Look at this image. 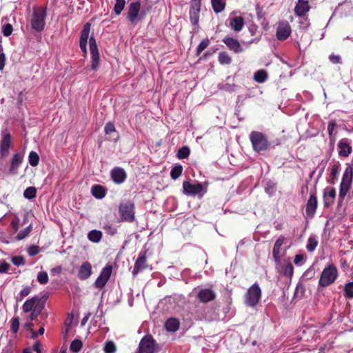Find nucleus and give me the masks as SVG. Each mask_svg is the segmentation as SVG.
<instances>
[{"mask_svg":"<svg viewBox=\"0 0 353 353\" xmlns=\"http://www.w3.org/2000/svg\"><path fill=\"white\" fill-rule=\"evenodd\" d=\"M301 17V19H300V21L299 22V28L303 30H306L309 28V26L310 25V23L309 21H308V19L306 17V15H305L303 17Z\"/></svg>","mask_w":353,"mask_h":353,"instance_id":"8fccbe9b","label":"nucleus"},{"mask_svg":"<svg viewBox=\"0 0 353 353\" xmlns=\"http://www.w3.org/2000/svg\"><path fill=\"white\" fill-rule=\"evenodd\" d=\"M39 252L40 248L34 245L30 246L29 248L28 249V253L30 256L37 255V254L39 253Z\"/></svg>","mask_w":353,"mask_h":353,"instance_id":"052dcab7","label":"nucleus"},{"mask_svg":"<svg viewBox=\"0 0 353 353\" xmlns=\"http://www.w3.org/2000/svg\"><path fill=\"white\" fill-rule=\"evenodd\" d=\"M209 43L210 41L208 39L201 41L196 48V55H199L208 46Z\"/></svg>","mask_w":353,"mask_h":353,"instance_id":"3c124183","label":"nucleus"},{"mask_svg":"<svg viewBox=\"0 0 353 353\" xmlns=\"http://www.w3.org/2000/svg\"><path fill=\"white\" fill-rule=\"evenodd\" d=\"M318 243H319V242H318L316 236H310L307 240V245H306L307 250L310 252H314L315 250L316 246L318 245Z\"/></svg>","mask_w":353,"mask_h":353,"instance_id":"f704fd0d","label":"nucleus"},{"mask_svg":"<svg viewBox=\"0 0 353 353\" xmlns=\"http://www.w3.org/2000/svg\"><path fill=\"white\" fill-rule=\"evenodd\" d=\"M282 272L283 274L288 277H291L294 272V268L291 263L285 265L282 268Z\"/></svg>","mask_w":353,"mask_h":353,"instance_id":"49530a36","label":"nucleus"},{"mask_svg":"<svg viewBox=\"0 0 353 353\" xmlns=\"http://www.w3.org/2000/svg\"><path fill=\"white\" fill-rule=\"evenodd\" d=\"M116 351V346L112 341H108L104 346V352L105 353H114Z\"/></svg>","mask_w":353,"mask_h":353,"instance_id":"5fc2aeb1","label":"nucleus"},{"mask_svg":"<svg viewBox=\"0 0 353 353\" xmlns=\"http://www.w3.org/2000/svg\"><path fill=\"white\" fill-rule=\"evenodd\" d=\"M336 197V190L334 188L328 187L324 189L323 200L324 205L326 207L330 206L334 203Z\"/></svg>","mask_w":353,"mask_h":353,"instance_id":"b1692460","label":"nucleus"},{"mask_svg":"<svg viewBox=\"0 0 353 353\" xmlns=\"http://www.w3.org/2000/svg\"><path fill=\"white\" fill-rule=\"evenodd\" d=\"M304 292H305L304 285L301 283L299 282L296 287L294 295L296 297H301L303 296Z\"/></svg>","mask_w":353,"mask_h":353,"instance_id":"864d4df0","label":"nucleus"},{"mask_svg":"<svg viewBox=\"0 0 353 353\" xmlns=\"http://www.w3.org/2000/svg\"><path fill=\"white\" fill-rule=\"evenodd\" d=\"M112 271V265H108L103 268L100 275L94 282V285L98 288H102L105 286L109 280Z\"/></svg>","mask_w":353,"mask_h":353,"instance_id":"f8f14e48","label":"nucleus"},{"mask_svg":"<svg viewBox=\"0 0 353 353\" xmlns=\"http://www.w3.org/2000/svg\"><path fill=\"white\" fill-rule=\"evenodd\" d=\"M10 265L9 263L2 261L0 263V273H5L8 271L10 269Z\"/></svg>","mask_w":353,"mask_h":353,"instance_id":"774afa93","label":"nucleus"},{"mask_svg":"<svg viewBox=\"0 0 353 353\" xmlns=\"http://www.w3.org/2000/svg\"><path fill=\"white\" fill-rule=\"evenodd\" d=\"M345 295L348 298L353 297V282H350L345 285Z\"/></svg>","mask_w":353,"mask_h":353,"instance_id":"603ef678","label":"nucleus"},{"mask_svg":"<svg viewBox=\"0 0 353 353\" xmlns=\"http://www.w3.org/2000/svg\"><path fill=\"white\" fill-rule=\"evenodd\" d=\"M190 152V150L189 148L187 146H183L179 149L176 156L179 159H183L188 157Z\"/></svg>","mask_w":353,"mask_h":353,"instance_id":"37998d69","label":"nucleus"},{"mask_svg":"<svg viewBox=\"0 0 353 353\" xmlns=\"http://www.w3.org/2000/svg\"><path fill=\"white\" fill-rule=\"evenodd\" d=\"M317 198L314 194H311L307 200L305 212L307 216L312 218L317 208Z\"/></svg>","mask_w":353,"mask_h":353,"instance_id":"aec40b11","label":"nucleus"},{"mask_svg":"<svg viewBox=\"0 0 353 353\" xmlns=\"http://www.w3.org/2000/svg\"><path fill=\"white\" fill-rule=\"evenodd\" d=\"M154 341L152 336H145L140 341L136 353H154Z\"/></svg>","mask_w":353,"mask_h":353,"instance_id":"1a4fd4ad","label":"nucleus"},{"mask_svg":"<svg viewBox=\"0 0 353 353\" xmlns=\"http://www.w3.org/2000/svg\"><path fill=\"white\" fill-rule=\"evenodd\" d=\"M32 230V226L30 224L26 228H24L19 232V233L17 234V235L16 236L17 240L20 241V240L25 239L27 236H28V234L31 232Z\"/></svg>","mask_w":353,"mask_h":353,"instance_id":"58836bf2","label":"nucleus"},{"mask_svg":"<svg viewBox=\"0 0 353 353\" xmlns=\"http://www.w3.org/2000/svg\"><path fill=\"white\" fill-rule=\"evenodd\" d=\"M104 131H105V134H110L111 132H114L115 131L114 125L111 122L108 123L105 125Z\"/></svg>","mask_w":353,"mask_h":353,"instance_id":"338daca9","label":"nucleus"},{"mask_svg":"<svg viewBox=\"0 0 353 353\" xmlns=\"http://www.w3.org/2000/svg\"><path fill=\"white\" fill-rule=\"evenodd\" d=\"M213 10L216 13L222 12L225 7V3L223 0H211Z\"/></svg>","mask_w":353,"mask_h":353,"instance_id":"473e14b6","label":"nucleus"},{"mask_svg":"<svg viewBox=\"0 0 353 353\" xmlns=\"http://www.w3.org/2000/svg\"><path fill=\"white\" fill-rule=\"evenodd\" d=\"M261 297V290L257 283H254L247 291L245 295V304L247 306L254 307Z\"/></svg>","mask_w":353,"mask_h":353,"instance_id":"423d86ee","label":"nucleus"},{"mask_svg":"<svg viewBox=\"0 0 353 353\" xmlns=\"http://www.w3.org/2000/svg\"><path fill=\"white\" fill-rule=\"evenodd\" d=\"M218 61L221 65H229L232 62V58L226 52H221L218 56Z\"/></svg>","mask_w":353,"mask_h":353,"instance_id":"c9c22d12","label":"nucleus"},{"mask_svg":"<svg viewBox=\"0 0 353 353\" xmlns=\"http://www.w3.org/2000/svg\"><path fill=\"white\" fill-rule=\"evenodd\" d=\"M6 55L3 52V46L0 44V70H3L6 65Z\"/></svg>","mask_w":353,"mask_h":353,"instance_id":"bf43d9fd","label":"nucleus"},{"mask_svg":"<svg viewBox=\"0 0 353 353\" xmlns=\"http://www.w3.org/2000/svg\"><path fill=\"white\" fill-rule=\"evenodd\" d=\"M90 23H86L83 28L81 33L79 46L82 52L85 54L87 53V43L89 37V33L90 31Z\"/></svg>","mask_w":353,"mask_h":353,"instance_id":"dca6fc26","label":"nucleus"},{"mask_svg":"<svg viewBox=\"0 0 353 353\" xmlns=\"http://www.w3.org/2000/svg\"><path fill=\"white\" fill-rule=\"evenodd\" d=\"M37 196V189L33 186L27 188L23 192V196L29 200L35 198Z\"/></svg>","mask_w":353,"mask_h":353,"instance_id":"4c0bfd02","label":"nucleus"},{"mask_svg":"<svg viewBox=\"0 0 353 353\" xmlns=\"http://www.w3.org/2000/svg\"><path fill=\"white\" fill-rule=\"evenodd\" d=\"M13 28L11 24L7 23L2 27V33L5 37L10 36L12 32Z\"/></svg>","mask_w":353,"mask_h":353,"instance_id":"6e6d98bb","label":"nucleus"},{"mask_svg":"<svg viewBox=\"0 0 353 353\" xmlns=\"http://www.w3.org/2000/svg\"><path fill=\"white\" fill-rule=\"evenodd\" d=\"M249 138L252 143L253 150L256 153L265 152L270 148L269 143L265 134L258 131H252L250 133Z\"/></svg>","mask_w":353,"mask_h":353,"instance_id":"f257e3e1","label":"nucleus"},{"mask_svg":"<svg viewBox=\"0 0 353 353\" xmlns=\"http://www.w3.org/2000/svg\"><path fill=\"white\" fill-rule=\"evenodd\" d=\"M141 6L140 1L131 2L128 6L127 19L134 26L144 19L145 17L146 12L141 10Z\"/></svg>","mask_w":353,"mask_h":353,"instance_id":"7ed1b4c3","label":"nucleus"},{"mask_svg":"<svg viewBox=\"0 0 353 353\" xmlns=\"http://www.w3.org/2000/svg\"><path fill=\"white\" fill-rule=\"evenodd\" d=\"M265 190L269 195L273 194L276 190L275 183L272 181H267Z\"/></svg>","mask_w":353,"mask_h":353,"instance_id":"de8ad7c7","label":"nucleus"},{"mask_svg":"<svg viewBox=\"0 0 353 353\" xmlns=\"http://www.w3.org/2000/svg\"><path fill=\"white\" fill-rule=\"evenodd\" d=\"M147 268L146 264V256L145 252H140L138 256L137 259L135 261L133 270H132V274L134 276L137 275L140 272L143 270Z\"/></svg>","mask_w":353,"mask_h":353,"instance_id":"4468645a","label":"nucleus"},{"mask_svg":"<svg viewBox=\"0 0 353 353\" xmlns=\"http://www.w3.org/2000/svg\"><path fill=\"white\" fill-rule=\"evenodd\" d=\"M41 299L37 296H35L30 299L26 301L22 306L23 311L26 313L30 312L34 305L39 301Z\"/></svg>","mask_w":353,"mask_h":353,"instance_id":"c756f323","label":"nucleus"},{"mask_svg":"<svg viewBox=\"0 0 353 353\" xmlns=\"http://www.w3.org/2000/svg\"><path fill=\"white\" fill-rule=\"evenodd\" d=\"M292 32L291 26L287 21H280L276 32V37L279 41L286 40Z\"/></svg>","mask_w":353,"mask_h":353,"instance_id":"9d476101","label":"nucleus"},{"mask_svg":"<svg viewBox=\"0 0 353 353\" xmlns=\"http://www.w3.org/2000/svg\"><path fill=\"white\" fill-rule=\"evenodd\" d=\"M216 297L215 292L209 288L201 289L198 293V298L203 303L213 301Z\"/></svg>","mask_w":353,"mask_h":353,"instance_id":"412c9836","label":"nucleus"},{"mask_svg":"<svg viewBox=\"0 0 353 353\" xmlns=\"http://www.w3.org/2000/svg\"><path fill=\"white\" fill-rule=\"evenodd\" d=\"M89 44L91 53V69L92 70H96L99 66L100 55L99 53L96 40L93 37L90 38Z\"/></svg>","mask_w":353,"mask_h":353,"instance_id":"6e6552de","label":"nucleus"},{"mask_svg":"<svg viewBox=\"0 0 353 353\" xmlns=\"http://www.w3.org/2000/svg\"><path fill=\"white\" fill-rule=\"evenodd\" d=\"M92 274V266L90 263L84 262L81 265L79 272L78 277L81 280H85L90 277Z\"/></svg>","mask_w":353,"mask_h":353,"instance_id":"bb28decb","label":"nucleus"},{"mask_svg":"<svg viewBox=\"0 0 353 353\" xmlns=\"http://www.w3.org/2000/svg\"><path fill=\"white\" fill-rule=\"evenodd\" d=\"M103 230H105L106 234H110L111 236H113L117 233V229L110 225H105L103 226Z\"/></svg>","mask_w":353,"mask_h":353,"instance_id":"0e129e2a","label":"nucleus"},{"mask_svg":"<svg viewBox=\"0 0 353 353\" xmlns=\"http://www.w3.org/2000/svg\"><path fill=\"white\" fill-rule=\"evenodd\" d=\"M268 79V74L264 70H258L254 73V79L258 83H264Z\"/></svg>","mask_w":353,"mask_h":353,"instance_id":"e433bc0d","label":"nucleus"},{"mask_svg":"<svg viewBox=\"0 0 353 353\" xmlns=\"http://www.w3.org/2000/svg\"><path fill=\"white\" fill-rule=\"evenodd\" d=\"M340 171L341 164L339 162L333 163L330 171V179L329 180L330 183L334 184L336 183Z\"/></svg>","mask_w":353,"mask_h":353,"instance_id":"c85d7f7f","label":"nucleus"},{"mask_svg":"<svg viewBox=\"0 0 353 353\" xmlns=\"http://www.w3.org/2000/svg\"><path fill=\"white\" fill-rule=\"evenodd\" d=\"M11 261H12V263L17 266H20V265H24V263H25L24 259L21 256H13V257H12Z\"/></svg>","mask_w":353,"mask_h":353,"instance_id":"13d9d810","label":"nucleus"},{"mask_svg":"<svg viewBox=\"0 0 353 353\" xmlns=\"http://www.w3.org/2000/svg\"><path fill=\"white\" fill-rule=\"evenodd\" d=\"M310 6L307 0H298V2L294 8V12L299 17H303L310 10Z\"/></svg>","mask_w":353,"mask_h":353,"instance_id":"4be33fe9","label":"nucleus"},{"mask_svg":"<svg viewBox=\"0 0 353 353\" xmlns=\"http://www.w3.org/2000/svg\"><path fill=\"white\" fill-rule=\"evenodd\" d=\"M23 156L21 153H16L13 155L11 161V165L9 169L10 174H17V170L22 163Z\"/></svg>","mask_w":353,"mask_h":353,"instance_id":"393cba45","label":"nucleus"},{"mask_svg":"<svg viewBox=\"0 0 353 353\" xmlns=\"http://www.w3.org/2000/svg\"><path fill=\"white\" fill-rule=\"evenodd\" d=\"M183 189L184 194L194 196L203 191V185L200 183H191L185 181L183 183Z\"/></svg>","mask_w":353,"mask_h":353,"instance_id":"ddd939ff","label":"nucleus"},{"mask_svg":"<svg viewBox=\"0 0 353 353\" xmlns=\"http://www.w3.org/2000/svg\"><path fill=\"white\" fill-rule=\"evenodd\" d=\"M91 192L93 196L98 199H103L106 194L105 189L100 185H94L91 188Z\"/></svg>","mask_w":353,"mask_h":353,"instance_id":"7c9ffc66","label":"nucleus"},{"mask_svg":"<svg viewBox=\"0 0 353 353\" xmlns=\"http://www.w3.org/2000/svg\"><path fill=\"white\" fill-rule=\"evenodd\" d=\"M19 319L18 317L12 319L10 327L12 332L17 333L18 332L19 328Z\"/></svg>","mask_w":353,"mask_h":353,"instance_id":"680f3d73","label":"nucleus"},{"mask_svg":"<svg viewBox=\"0 0 353 353\" xmlns=\"http://www.w3.org/2000/svg\"><path fill=\"white\" fill-rule=\"evenodd\" d=\"M229 26L236 32L242 30L244 25V19L242 17H230L228 20Z\"/></svg>","mask_w":353,"mask_h":353,"instance_id":"a878e982","label":"nucleus"},{"mask_svg":"<svg viewBox=\"0 0 353 353\" xmlns=\"http://www.w3.org/2000/svg\"><path fill=\"white\" fill-rule=\"evenodd\" d=\"M19 217H15L12 221H11V228H12V230L13 231V233H15L17 232V230H19Z\"/></svg>","mask_w":353,"mask_h":353,"instance_id":"e2e57ef3","label":"nucleus"},{"mask_svg":"<svg viewBox=\"0 0 353 353\" xmlns=\"http://www.w3.org/2000/svg\"><path fill=\"white\" fill-rule=\"evenodd\" d=\"M338 277V270L334 264H330L322 271L319 281V288L327 287L335 282Z\"/></svg>","mask_w":353,"mask_h":353,"instance_id":"f03ea898","label":"nucleus"},{"mask_svg":"<svg viewBox=\"0 0 353 353\" xmlns=\"http://www.w3.org/2000/svg\"><path fill=\"white\" fill-rule=\"evenodd\" d=\"M46 299H41L37 304L34 305L33 309L31 310V313L30 314V320H34L42 312L45 307Z\"/></svg>","mask_w":353,"mask_h":353,"instance_id":"cd10ccee","label":"nucleus"},{"mask_svg":"<svg viewBox=\"0 0 353 353\" xmlns=\"http://www.w3.org/2000/svg\"><path fill=\"white\" fill-rule=\"evenodd\" d=\"M336 126V121L332 120L328 123L327 125V131L329 134V137H332V134H336V132H334V129Z\"/></svg>","mask_w":353,"mask_h":353,"instance_id":"4d7b16f0","label":"nucleus"},{"mask_svg":"<svg viewBox=\"0 0 353 353\" xmlns=\"http://www.w3.org/2000/svg\"><path fill=\"white\" fill-rule=\"evenodd\" d=\"M294 263L297 266H301L304 263V257L302 254H296L294 256Z\"/></svg>","mask_w":353,"mask_h":353,"instance_id":"69168bd1","label":"nucleus"},{"mask_svg":"<svg viewBox=\"0 0 353 353\" xmlns=\"http://www.w3.org/2000/svg\"><path fill=\"white\" fill-rule=\"evenodd\" d=\"M88 239L94 243H99L102 238V232L99 230H93L88 234Z\"/></svg>","mask_w":353,"mask_h":353,"instance_id":"72a5a7b5","label":"nucleus"},{"mask_svg":"<svg viewBox=\"0 0 353 353\" xmlns=\"http://www.w3.org/2000/svg\"><path fill=\"white\" fill-rule=\"evenodd\" d=\"M201 3L198 1H191L189 10L190 20L192 26H197L199 21Z\"/></svg>","mask_w":353,"mask_h":353,"instance_id":"9b49d317","label":"nucleus"},{"mask_svg":"<svg viewBox=\"0 0 353 353\" xmlns=\"http://www.w3.org/2000/svg\"><path fill=\"white\" fill-rule=\"evenodd\" d=\"M12 143V138L10 133L3 134L0 142V154L1 157H7Z\"/></svg>","mask_w":353,"mask_h":353,"instance_id":"2eb2a0df","label":"nucleus"},{"mask_svg":"<svg viewBox=\"0 0 353 353\" xmlns=\"http://www.w3.org/2000/svg\"><path fill=\"white\" fill-rule=\"evenodd\" d=\"M353 179V168L350 165H347L342 177L340 184V190L339 194V201L342 202L345 199L347 193L350 189Z\"/></svg>","mask_w":353,"mask_h":353,"instance_id":"39448f33","label":"nucleus"},{"mask_svg":"<svg viewBox=\"0 0 353 353\" xmlns=\"http://www.w3.org/2000/svg\"><path fill=\"white\" fill-rule=\"evenodd\" d=\"M37 281L41 284H46L48 282V275L45 271L39 272L37 275Z\"/></svg>","mask_w":353,"mask_h":353,"instance_id":"09e8293b","label":"nucleus"},{"mask_svg":"<svg viewBox=\"0 0 353 353\" xmlns=\"http://www.w3.org/2000/svg\"><path fill=\"white\" fill-rule=\"evenodd\" d=\"M165 326L168 331L175 332L179 328V322L176 319L170 318L166 321Z\"/></svg>","mask_w":353,"mask_h":353,"instance_id":"2f4dec72","label":"nucleus"},{"mask_svg":"<svg viewBox=\"0 0 353 353\" xmlns=\"http://www.w3.org/2000/svg\"><path fill=\"white\" fill-rule=\"evenodd\" d=\"M339 155L340 157H347L352 152V148L350 142L347 139H341L338 144Z\"/></svg>","mask_w":353,"mask_h":353,"instance_id":"5701e85b","label":"nucleus"},{"mask_svg":"<svg viewBox=\"0 0 353 353\" xmlns=\"http://www.w3.org/2000/svg\"><path fill=\"white\" fill-rule=\"evenodd\" d=\"M110 176L112 181L117 184L123 183L127 177L125 171L120 167L114 168L111 170Z\"/></svg>","mask_w":353,"mask_h":353,"instance_id":"f3484780","label":"nucleus"},{"mask_svg":"<svg viewBox=\"0 0 353 353\" xmlns=\"http://www.w3.org/2000/svg\"><path fill=\"white\" fill-rule=\"evenodd\" d=\"M125 5V0H116L114 6V12L117 15H120Z\"/></svg>","mask_w":353,"mask_h":353,"instance_id":"79ce46f5","label":"nucleus"},{"mask_svg":"<svg viewBox=\"0 0 353 353\" xmlns=\"http://www.w3.org/2000/svg\"><path fill=\"white\" fill-rule=\"evenodd\" d=\"M223 41L230 50H232L235 53H241L243 51V48L239 42L232 37H225Z\"/></svg>","mask_w":353,"mask_h":353,"instance_id":"6ab92c4d","label":"nucleus"},{"mask_svg":"<svg viewBox=\"0 0 353 353\" xmlns=\"http://www.w3.org/2000/svg\"><path fill=\"white\" fill-rule=\"evenodd\" d=\"M183 167L181 165H176L170 171V176L172 179H178L182 174Z\"/></svg>","mask_w":353,"mask_h":353,"instance_id":"a19ab883","label":"nucleus"},{"mask_svg":"<svg viewBox=\"0 0 353 353\" xmlns=\"http://www.w3.org/2000/svg\"><path fill=\"white\" fill-rule=\"evenodd\" d=\"M285 240V239L283 236H280L274 245L272 255L276 263L280 261L281 258L284 254V252H281V246L284 243Z\"/></svg>","mask_w":353,"mask_h":353,"instance_id":"a211bd4d","label":"nucleus"},{"mask_svg":"<svg viewBox=\"0 0 353 353\" xmlns=\"http://www.w3.org/2000/svg\"><path fill=\"white\" fill-rule=\"evenodd\" d=\"M31 288L30 286H25L19 292V294L16 296L17 302L22 301V299L30 294Z\"/></svg>","mask_w":353,"mask_h":353,"instance_id":"c03bdc74","label":"nucleus"},{"mask_svg":"<svg viewBox=\"0 0 353 353\" xmlns=\"http://www.w3.org/2000/svg\"><path fill=\"white\" fill-rule=\"evenodd\" d=\"M46 9L39 7L33 9L32 16L30 20L32 28L37 32L43 30L46 25Z\"/></svg>","mask_w":353,"mask_h":353,"instance_id":"20e7f679","label":"nucleus"},{"mask_svg":"<svg viewBox=\"0 0 353 353\" xmlns=\"http://www.w3.org/2000/svg\"><path fill=\"white\" fill-rule=\"evenodd\" d=\"M28 161L31 166H37L39 162V157L36 152L31 151L28 156Z\"/></svg>","mask_w":353,"mask_h":353,"instance_id":"ea45409f","label":"nucleus"},{"mask_svg":"<svg viewBox=\"0 0 353 353\" xmlns=\"http://www.w3.org/2000/svg\"><path fill=\"white\" fill-rule=\"evenodd\" d=\"M119 213L122 220L132 222L134 220V205L130 201L121 203Z\"/></svg>","mask_w":353,"mask_h":353,"instance_id":"0eeeda50","label":"nucleus"},{"mask_svg":"<svg viewBox=\"0 0 353 353\" xmlns=\"http://www.w3.org/2000/svg\"><path fill=\"white\" fill-rule=\"evenodd\" d=\"M82 345V342L80 340L75 339L71 343L70 349L72 352L77 353L80 351Z\"/></svg>","mask_w":353,"mask_h":353,"instance_id":"a18cd8bd","label":"nucleus"}]
</instances>
